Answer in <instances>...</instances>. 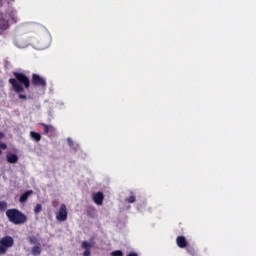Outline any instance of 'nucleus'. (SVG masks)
<instances>
[{"instance_id": "f3484780", "label": "nucleus", "mask_w": 256, "mask_h": 256, "mask_svg": "<svg viewBox=\"0 0 256 256\" xmlns=\"http://www.w3.org/2000/svg\"><path fill=\"white\" fill-rule=\"evenodd\" d=\"M41 127H44V133L45 135H48L49 134V130L50 129H53V126H49L45 123H40Z\"/></svg>"}, {"instance_id": "4468645a", "label": "nucleus", "mask_w": 256, "mask_h": 256, "mask_svg": "<svg viewBox=\"0 0 256 256\" xmlns=\"http://www.w3.org/2000/svg\"><path fill=\"white\" fill-rule=\"evenodd\" d=\"M28 241L30 245H41V242H39V239L35 236L28 237Z\"/></svg>"}, {"instance_id": "20e7f679", "label": "nucleus", "mask_w": 256, "mask_h": 256, "mask_svg": "<svg viewBox=\"0 0 256 256\" xmlns=\"http://www.w3.org/2000/svg\"><path fill=\"white\" fill-rule=\"evenodd\" d=\"M15 245V239L13 237L7 235L0 239V255H5L11 247Z\"/></svg>"}, {"instance_id": "dca6fc26", "label": "nucleus", "mask_w": 256, "mask_h": 256, "mask_svg": "<svg viewBox=\"0 0 256 256\" xmlns=\"http://www.w3.org/2000/svg\"><path fill=\"white\" fill-rule=\"evenodd\" d=\"M126 203H135L137 201V197H135V194L131 192V195L125 199Z\"/></svg>"}, {"instance_id": "9b49d317", "label": "nucleus", "mask_w": 256, "mask_h": 256, "mask_svg": "<svg viewBox=\"0 0 256 256\" xmlns=\"http://www.w3.org/2000/svg\"><path fill=\"white\" fill-rule=\"evenodd\" d=\"M33 195V190H27L24 194L20 196L19 202L20 203H27V199H29V196Z\"/></svg>"}, {"instance_id": "423d86ee", "label": "nucleus", "mask_w": 256, "mask_h": 256, "mask_svg": "<svg viewBox=\"0 0 256 256\" xmlns=\"http://www.w3.org/2000/svg\"><path fill=\"white\" fill-rule=\"evenodd\" d=\"M56 215V220L63 222L67 219L68 217V212H67V205L61 204L59 210L55 213Z\"/></svg>"}, {"instance_id": "9d476101", "label": "nucleus", "mask_w": 256, "mask_h": 256, "mask_svg": "<svg viewBox=\"0 0 256 256\" xmlns=\"http://www.w3.org/2000/svg\"><path fill=\"white\" fill-rule=\"evenodd\" d=\"M6 159L9 163L15 164L19 161V156H17V154L9 153L6 155Z\"/></svg>"}, {"instance_id": "f257e3e1", "label": "nucleus", "mask_w": 256, "mask_h": 256, "mask_svg": "<svg viewBox=\"0 0 256 256\" xmlns=\"http://www.w3.org/2000/svg\"><path fill=\"white\" fill-rule=\"evenodd\" d=\"M14 78H10L8 83L12 86L14 92L18 94V98L22 100H27V95L22 94L25 89L29 90L31 88V79L24 72H13Z\"/></svg>"}, {"instance_id": "ddd939ff", "label": "nucleus", "mask_w": 256, "mask_h": 256, "mask_svg": "<svg viewBox=\"0 0 256 256\" xmlns=\"http://www.w3.org/2000/svg\"><path fill=\"white\" fill-rule=\"evenodd\" d=\"M14 45H16L18 49H25V47H27V43L21 39L15 40Z\"/></svg>"}, {"instance_id": "f8f14e48", "label": "nucleus", "mask_w": 256, "mask_h": 256, "mask_svg": "<svg viewBox=\"0 0 256 256\" xmlns=\"http://www.w3.org/2000/svg\"><path fill=\"white\" fill-rule=\"evenodd\" d=\"M31 254L34 256L41 255V244L33 246L31 249Z\"/></svg>"}, {"instance_id": "5701e85b", "label": "nucleus", "mask_w": 256, "mask_h": 256, "mask_svg": "<svg viewBox=\"0 0 256 256\" xmlns=\"http://www.w3.org/2000/svg\"><path fill=\"white\" fill-rule=\"evenodd\" d=\"M127 256H138L135 252H130Z\"/></svg>"}, {"instance_id": "a211bd4d", "label": "nucleus", "mask_w": 256, "mask_h": 256, "mask_svg": "<svg viewBox=\"0 0 256 256\" xmlns=\"http://www.w3.org/2000/svg\"><path fill=\"white\" fill-rule=\"evenodd\" d=\"M67 143H68L69 147H71L72 149H77V147H79V145H75V143L73 142V139H71V138L67 139Z\"/></svg>"}, {"instance_id": "b1692460", "label": "nucleus", "mask_w": 256, "mask_h": 256, "mask_svg": "<svg viewBox=\"0 0 256 256\" xmlns=\"http://www.w3.org/2000/svg\"><path fill=\"white\" fill-rule=\"evenodd\" d=\"M2 154H3V151L0 150V155H2Z\"/></svg>"}, {"instance_id": "6ab92c4d", "label": "nucleus", "mask_w": 256, "mask_h": 256, "mask_svg": "<svg viewBox=\"0 0 256 256\" xmlns=\"http://www.w3.org/2000/svg\"><path fill=\"white\" fill-rule=\"evenodd\" d=\"M40 211H43V206L41 204H37L34 208L35 215H39Z\"/></svg>"}, {"instance_id": "1a4fd4ad", "label": "nucleus", "mask_w": 256, "mask_h": 256, "mask_svg": "<svg viewBox=\"0 0 256 256\" xmlns=\"http://www.w3.org/2000/svg\"><path fill=\"white\" fill-rule=\"evenodd\" d=\"M91 247V243L87 241L82 242V249H85V251L83 252V256H91Z\"/></svg>"}, {"instance_id": "4be33fe9", "label": "nucleus", "mask_w": 256, "mask_h": 256, "mask_svg": "<svg viewBox=\"0 0 256 256\" xmlns=\"http://www.w3.org/2000/svg\"><path fill=\"white\" fill-rule=\"evenodd\" d=\"M0 149H7V144L0 142Z\"/></svg>"}, {"instance_id": "7ed1b4c3", "label": "nucleus", "mask_w": 256, "mask_h": 256, "mask_svg": "<svg viewBox=\"0 0 256 256\" xmlns=\"http://www.w3.org/2000/svg\"><path fill=\"white\" fill-rule=\"evenodd\" d=\"M6 217L13 225H25L27 223V215L15 208L8 209Z\"/></svg>"}, {"instance_id": "aec40b11", "label": "nucleus", "mask_w": 256, "mask_h": 256, "mask_svg": "<svg viewBox=\"0 0 256 256\" xmlns=\"http://www.w3.org/2000/svg\"><path fill=\"white\" fill-rule=\"evenodd\" d=\"M7 210V202L6 201H0V211H6Z\"/></svg>"}, {"instance_id": "2eb2a0df", "label": "nucleus", "mask_w": 256, "mask_h": 256, "mask_svg": "<svg viewBox=\"0 0 256 256\" xmlns=\"http://www.w3.org/2000/svg\"><path fill=\"white\" fill-rule=\"evenodd\" d=\"M30 137H32V139L34 141H36L37 143H39V141H41V134L37 133V132H30Z\"/></svg>"}, {"instance_id": "f03ea898", "label": "nucleus", "mask_w": 256, "mask_h": 256, "mask_svg": "<svg viewBox=\"0 0 256 256\" xmlns=\"http://www.w3.org/2000/svg\"><path fill=\"white\" fill-rule=\"evenodd\" d=\"M8 7L9 2H7V0H0V31H7V29H9V22L3 18V15H8L13 23H17L19 20L17 17V10H7Z\"/></svg>"}, {"instance_id": "6e6552de", "label": "nucleus", "mask_w": 256, "mask_h": 256, "mask_svg": "<svg viewBox=\"0 0 256 256\" xmlns=\"http://www.w3.org/2000/svg\"><path fill=\"white\" fill-rule=\"evenodd\" d=\"M176 243L180 249H185V247H187V239L185 236H178L176 238Z\"/></svg>"}, {"instance_id": "412c9836", "label": "nucleus", "mask_w": 256, "mask_h": 256, "mask_svg": "<svg viewBox=\"0 0 256 256\" xmlns=\"http://www.w3.org/2000/svg\"><path fill=\"white\" fill-rule=\"evenodd\" d=\"M111 256H123V251L115 250V251L111 252Z\"/></svg>"}, {"instance_id": "39448f33", "label": "nucleus", "mask_w": 256, "mask_h": 256, "mask_svg": "<svg viewBox=\"0 0 256 256\" xmlns=\"http://www.w3.org/2000/svg\"><path fill=\"white\" fill-rule=\"evenodd\" d=\"M31 81L34 87H41L42 89L47 87V80H45V78L41 77L39 74L33 73Z\"/></svg>"}, {"instance_id": "0eeeda50", "label": "nucleus", "mask_w": 256, "mask_h": 256, "mask_svg": "<svg viewBox=\"0 0 256 256\" xmlns=\"http://www.w3.org/2000/svg\"><path fill=\"white\" fill-rule=\"evenodd\" d=\"M103 199H105L103 192H97L93 196V200H94V203H96V205H103Z\"/></svg>"}]
</instances>
